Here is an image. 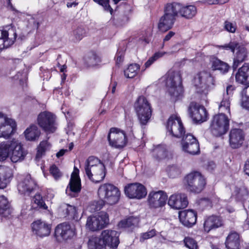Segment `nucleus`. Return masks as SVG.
<instances>
[{"instance_id": "f8f14e48", "label": "nucleus", "mask_w": 249, "mask_h": 249, "mask_svg": "<svg viewBox=\"0 0 249 249\" xmlns=\"http://www.w3.org/2000/svg\"><path fill=\"white\" fill-rule=\"evenodd\" d=\"M166 129L170 135L176 138H180L185 133V128L181 120L177 115H172L169 117Z\"/></svg>"}, {"instance_id": "7ed1b4c3", "label": "nucleus", "mask_w": 249, "mask_h": 249, "mask_svg": "<svg viewBox=\"0 0 249 249\" xmlns=\"http://www.w3.org/2000/svg\"><path fill=\"white\" fill-rule=\"evenodd\" d=\"M193 84L197 92L206 95L214 84V77L208 71H200L194 77Z\"/></svg>"}, {"instance_id": "1a4fd4ad", "label": "nucleus", "mask_w": 249, "mask_h": 249, "mask_svg": "<svg viewBox=\"0 0 249 249\" xmlns=\"http://www.w3.org/2000/svg\"><path fill=\"white\" fill-rule=\"evenodd\" d=\"M107 139L109 145L117 149L124 147L127 143V138L124 131L115 127L110 129Z\"/></svg>"}, {"instance_id": "f3484780", "label": "nucleus", "mask_w": 249, "mask_h": 249, "mask_svg": "<svg viewBox=\"0 0 249 249\" xmlns=\"http://www.w3.org/2000/svg\"><path fill=\"white\" fill-rule=\"evenodd\" d=\"M167 197L166 193L163 191H152L148 195V202L151 208L161 207L166 204Z\"/></svg>"}, {"instance_id": "ea45409f", "label": "nucleus", "mask_w": 249, "mask_h": 249, "mask_svg": "<svg viewBox=\"0 0 249 249\" xmlns=\"http://www.w3.org/2000/svg\"><path fill=\"white\" fill-rule=\"evenodd\" d=\"M234 193L236 198L238 201H242L244 204L245 201L248 198L249 196L248 189L244 185H242L240 186H236Z\"/></svg>"}, {"instance_id": "e2e57ef3", "label": "nucleus", "mask_w": 249, "mask_h": 249, "mask_svg": "<svg viewBox=\"0 0 249 249\" xmlns=\"http://www.w3.org/2000/svg\"><path fill=\"white\" fill-rule=\"evenodd\" d=\"M244 88L241 91V97H246L249 98V85Z\"/></svg>"}, {"instance_id": "a19ab883", "label": "nucleus", "mask_w": 249, "mask_h": 249, "mask_svg": "<svg viewBox=\"0 0 249 249\" xmlns=\"http://www.w3.org/2000/svg\"><path fill=\"white\" fill-rule=\"evenodd\" d=\"M12 209L9 201L4 196H0V214L3 217H7L12 213Z\"/></svg>"}, {"instance_id": "4c0bfd02", "label": "nucleus", "mask_w": 249, "mask_h": 249, "mask_svg": "<svg viewBox=\"0 0 249 249\" xmlns=\"http://www.w3.org/2000/svg\"><path fill=\"white\" fill-rule=\"evenodd\" d=\"M237 51L234 55L233 68L236 69L238 65L244 61L247 57V49L244 47H237Z\"/></svg>"}, {"instance_id": "20e7f679", "label": "nucleus", "mask_w": 249, "mask_h": 249, "mask_svg": "<svg viewBox=\"0 0 249 249\" xmlns=\"http://www.w3.org/2000/svg\"><path fill=\"white\" fill-rule=\"evenodd\" d=\"M166 85L169 94L173 99L176 100L182 95L183 87L181 75L179 72H169L166 78Z\"/></svg>"}, {"instance_id": "4be33fe9", "label": "nucleus", "mask_w": 249, "mask_h": 249, "mask_svg": "<svg viewBox=\"0 0 249 249\" xmlns=\"http://www.w3.org/2000/svg\"><path fill=\"white\" fill-rule=\"evenodd\" d=\"M36 186V181L30 175L24 176L18 185V189L21 194L29 195Z\"/></svg>"}, {"instance_id": "79ce46f5", "label": "nucleus", "mask_w": 249, "mask_h": 249, "mask_svg": "<svg viewBox=\"0 0 249 249\" xmlns=\"http://www.w3.org/2000/svg\"><path fill=\"white\" fill-rule=\"evenodd\" d=\"M103 163L100 160L95 157L90 156L89 157L85 163L84 168L86 174L90 175L91 174L90 170Z\"/></svg>"}, {"instance_id": "052dcab7", "label": "nucleus", "mask_w": 249, "mask_h": 249, "mask_svg": "<svg viewBox=\"0 0 249 249\" xmlns=\"http://www.w3.org/2000/svg\"><path fill=\"white\" fill-rule=\"evenodd\" d=\"M227 2V0H206L205 3L209 4H223Z\"/></svg>"}, {"instance_id": "3c124183", "label": "nucleus", "mask_w": 249, "mask_h": 249, "mask_svg": "<svg viewBox=\"0 0 249 249\" xmlns=\"http://www.w3.org/2000/svg\"><path fill=\"white\" fill-rule=\"evenodd\" d=\"M224 29L229 33H234L237 29L236 23L234 22L226 20L224 23Z\"/></svg>"}, {"instance_id": "9b49d317", "label": "nucleus", "mask_w": 249, "mask_h": 249, "mask_svg": "<svg viewBox=\"0 0 249 249\" xmlns=\"http://www.w3.org/2000/svg\"><path fill=\"white\" fill-rule=\"evenodd\" d=\"M16 129L15 121L0 112V138L9 139L14 135Z\"/></svg>"}, {"instance_id": "39448f33", "label": "nucleus", "mask_w": 249, "mask_h": 249, "mask_svg": "<svg viewBox=\"0 0 249 249\" xmlns=\"http://www.w3.org/2000/svg\"><path fill=\"white\" fill-rule=\"evenodd\" d=\"M184 181L186 189L194 193H200L206 185L204 177L198 172H193L188 174L185 177Z\"/></svg>"}, {"instance_id": "774afa93", "label": "nucleus", "mask_w": 249, "mask_h": 249, "mask_svg": "<svg viewBox=\"0 0 249 249\" xmlns=\"http://www.w3.org/2000/svg\"><path fill=\"white\" fill-rule=\"evenodd\" d=\"M201 203L202 205H206L207 207H212V202L208 198H204L201 200Z\"/></svg>"}, {"instance_id": "72a5a7b5", "label": "nucleus", "mask_w": 249, "mask_h": 249, "mask_svg": "<svg viewBox=\"0 0 249 249\" xmlns=\"http://www.w3.org/2000/svg\"><path fill=\"white\" fill-rule=\"evenodd\" d=\"M139 222V218L134 216H130L120 221L117 226L119 229L132 230L138 226Z\"/></svg>"}, {"instance_id": "6e6552de", "label": "nucleus", "mask_w": 249, "mask_h": 249, "mask_svg": "<svg viewBox=\"0 0 249 249\" xmlns=\"http://www.w3.org/2000/svg\"><path fill=\"white\" fill-rule=\"evenodd\" d=\"M55 116L50 112H40L37 119L38 125L47 133H53L56 129Z\"/></svg>"}, {"instance_id": "f257e3e1", "label": "nucleus", "mask_w": 249, "mask_h": 249, "mask_svg": "<svg viewBox=\"0 0 249 249\" xmlns=\"http://www.w3.org/2000/svg\"><path fill=\"white\" fill-rule=\"evenodd\" d=\"M120 192L114 185L105 183L100 185L98 190V195L101 200L94 202L90 207L93 212L100 211L105 203L113 205L117 203L120 199Z\"/></svg>"}, {"instance_id": "a211bd4d", "label": "nucleus", "mask_w": 249, "mask_h": 249, "mask_svg": "<svg viewBox=\"0 0 249 249\" xmlns=\"http://www.w3.org/2000/svg\"><path fill=\"white\" fill-rule=\"evenodd\" d=\"M17 34L14 29L0 30V51L11 46L15 42Z\"/></svg>"}, {"instance_id": "f03ea898", "label": "nucleus", "mask_w": 249, "mask_h": 249, "mask_svg": "<svg viewBox=\"0 0 249 249\" xmlns=\"http://www.w3.org/2000/svg\"><path fill=\"white\" fill-rule=\"evenodd\" d=\"M119 233L111 230H103L99 237H92L89 241V249H106L117 248L119 244Z\"/></svg>"}, {"instance_id": "09e8293b", "label": "nucleus", "mask_w": 249, "mask_h": 249, "mask_svg": "<svg viewBox=\"0 0 249 249\" xmlns=\"http://www.w3.org/2000/svg\"><path fill=\"white\" fill-rule=\"evenodd\" d=\"M86 34L85 29L82 27H78L73 32L75 41H78L81 40Z\"/></svg>"}, {"instance_id": "473e14b6", "label": "nucleus", "mask_w": 249, "mask_h": 249, "mask_svg": "<svg viewBox=\"0 0 249 249\" xmlns=\"http://www.w3.org/2000/svg\"><path fill=\"white\" fill-rule=\"evenodd\" d=\"M225 245L227 249H239V234L234 231L230 232L226 238Z\"/></svg>"}, {"instance_id": "5701e85b", "label": "nucleus", "mask_w": 249, "mask_h": 249, "mask_svg": "<svg viewBox=\"0 0 249 249\" xmlns=\"http://www.w3.org/2000/svg\"><path fill=\"white\" fill-rule=\"evenodd\" d=\"M32 228L34 233L41 237L47 236L51 232V225L41 220L33 222Z\"/></svg>"}, {"instance_id": "ddd939ff", "label": "nucleus", "mask_w": 249, "mask_h": 249, "mask_svg": "<svg viewBox=\"0 0 249 249\" xmlns=\"http://www.w3.org/2000/svg\"><path fill=\"white\" fill-rule=\"evenodd\" d=\"M125 195L129 198L141 199L147 195L146 188L139 183H129L124 188Z\"/></svg>"}, {"instance_id": "c9c22d12", "label": "nucleus", "mask_w": 249, "mask_h": 249, "mask_svg": "<svg viewBox=\"0 0 249 249\" xmlns=\"http://www.w3.org/2000/svg\"><path fill=\"white\" fill-rule=\"evenodd\" d=\"M24 134L27 141H35L38 139L41 132L37 125L31 124L24 131Z\"/></svg>"}, {"instance_id": "49530a36", "label": "nucleus", "mask_w": 249, "mask_h": 249, "mask_svg": "<svg viewBox=\"0 0 249 249\" xmlns=\"http://www.w3.org/2000/svg\"><path fill=\"white\" fill-rule=\"evenodd\" d=\"M51 147V144L47 141H43L40 142L37 147V152L36 154V158H40L45 153L46 151L49 150Z\"/></svg>"}, {"instance_id": "393cba45", "label": "nucleus", "mask_w": 249, "mask_h": 249, "mask_svg": "<svg viewBox=\"0 0 249 249\" xmlns=\"http://www.w3.org/2000/svg\"><path fill=\"white\" fill-rule=\"evenodd\" d=\"M105 166L104 163L99 164L90 170V175H86L92 182L98 183L102 181L105 177Z\"/></svg>"}, {"instance_id": "680f3d73", "label": "nucleus", "mask_w": 249, "mask_h": 249, "mask_svg": "<svg viewBox=\"0 0 249 249\" xmlns=\"http://www.w3.org/2000/svg\"><path fill=\"white\" fill-rule=\"evenodd\" d=\"M242 106L246 109H249V97H241Z\"/></svg>"}, {"instance_id": "f704fd0d", "label": "nucleus", "mask_w": 249, "mask_h": 249, "mask_svg": "<svg viewBox=\"0 0 249 249\" xmlns=\"http://www.w3.org/2000/svg\"><path fill=\"white\" fill-rule=\"evenodd\" d=\"M180 3L172 2L166 4L164 8V13L176 19V17L179 16Z\"/></svg>"}, {"instance_id": "2eb2a0df", "label": "nucleus", "mask_w": 249, "mask_h": 249, "mask_svg": "<svg viewBox=\"0 0 249 249\" xmlns=\"http://www.w3.org/2000/svg\"><path fill=\"white\" fill-rule=\"evenodd\" d=\"M189 112L193 120L196 123H202L207 120V112L205 108L195 102H192Z\"/></svg>"}, {"instance_id": "c85d7f7f", "label": "nucleus", "mask_w": 249, "mask_h": 249, "mask_svg": "<svg viewBox=\"0 0 249 249\" xmlns=\"http://www.w3.org/2000/svg\"><path fill=\"white\" fill-rule=\"evenodd\" d=\"M58 211L62 216L68 217L69 219H71L78 218L76 208L73 206L63 203L59 206Z\"/></svg>"}, {"instance_id": "0e129e2a", "label": "nucleus", "mask_w": 249, "mask_h": 249, "mask_svg": "<svg viewBox=\"0 0 249 249\" xmlns=\"http://www.w3.org/2000/svg\"><path fill=\"white\" fill-rule=\"evenodd\" d=\"M29 23H33V25L31 26L32 29H37L39 26V23L37 21H36L34 18H31L29 20Z\"/></svg>"}, {"instance_id": "423d86ee", "label": "nucleus", "mask_w": 249, "mask_h": 249, "mask_svg": "<svg viewBox=\"0 0 249 249\" xmlns=\"http://www.w3.org/2000/svg\"><path fill=\"white\" fill-rule=\"evenodd\" d=\"M135 109L140 124L145 125L152 114L150 105L146 98L143 96H140L135 104Z\"/></svg>"}, {"instance_id": "412c9836", "label": "nucleus", "mask_w": 249, "mask_h": 249, "mask_svg": "<svg viewBox=\"0 0 249 249\" xmlns=\"http://www.w3.org/2000/svg\"><path fill=\"white\" fill-rule=\"evenodd\" d=\"M168 204L172 208L179 210L187 206L188 200L185 194H175L170 196Z\"/></svg>"}, {"instance_id": "5fc2aeb1", "label": "nucleus", "mask_w": 249, "mask_h": 249, "mask_svg": "<svg viewBox=\"0 0 249 249\" xmlns=\"http://www.w3.org/2000/svg\"><path fill=\"white\" fill-rule=\"evenodd\" d=\"M50 172L55 180L59 179L62 176V173L59 168L54 164L51 166Z\"/></svg>"}, {"instance_id": "338daca9", "label": "nucleus", "mask_w": 249, "mask_h": 249, "mask_svg": "<svg viewBox=\"0 0 249 249\" xmlns=\"http://www.w3.org/2000/svg\"><path fill=\"white\" fill-rule=\"evenodd\" d=\"M244 172L246 175L249 176V159H248L245 163Z\"/></svg>"}, {"instance_id": "37998d69", "label": "nucleus", "mask_w": 249, "mask_h": 249, "mask_svg": "<svg viewBox=\"0 0 249 249\" xmlns=\"http://www.w3.org/2000/svg\"><path fill=\"white\" fill-rule=\"evenodd\" d=\"M152 155L157 160L165 158L167 156V150L165 147L162 145L157 146L152 150Z\"/></svg>"}, {"instance_id": "de8ad7c7", "label": "nucleus", "mask_w": 249, "mask_h": 249, "mask_svg": "<svg viewBox=\"0 0 249 249\" xmlns=\"http://www.w3.org/2000/svg\"><path fill=\"white\" fill-rule=\"evenodd\" d=\"M100 62V57L94 53H91L86 58L87 64L90 67L96 66Z\"/></svg>"}, {"instance_id": "bb28decb", "label": "nucleus", "mask_w": 249, "mask_h": 249, "mask_svg": "<svg viewBox=\"0 0 249 249\" xmlns=\"http://www.w3.org/2000/svg\"><path fill=\"white\" fill-rule=\"evenodd\" d=\"M222 225L223 220L221 217L213 215L207 217L205 219L203 224L204 231L207 232Z\"/></svg>"}, {"instance_id": "b1692460", "label": "nucleus", "mask_w": 249, "mask_h": 249, "mask_svg": "<svg viewBox=\"0 0 249 249\" xmlns=\"http://www.w3.org/2000/svg\"><path fill=\"white\" fill-rule=\"evenodd\" d=\"M179 218L183 225L191 227L196 223V213L192 210L181 211L179 213Z\"/></svg>"}, {"instance_id": "2f4dec72", "label": "nucleus", "mask_w": 249, "mask_h": 249, "mask_svg": "<svg viewBox=\"0 0 249 249\" xmlns=\"http://www.w3.org/2000/svg\"><path fill=\"white\" fill-rule=\"evenodd\" d=\"M176 20L164 13L159 20L158 28L161 32H166L173 27Z\"/></svg>"}, {"instance_id": "dca6fc26", "label": "nucleus", "mask_w": 249, "mask_h": 249, "mask_svg": "<svg viewBox=\"0 0 249 249\" xmlns=\"http://www.w3.org/2000/svg\"><path fill=\"white\" fill-rule=\"evenodd\" d=\"M26 154L21 143L15 139L10 141L9 156L13 162L23 160Z\"/></svg>"}, {"instance_id": "69168bd1", "label": "nucleus", "mask_w": 249, "mask_h": 249, "mask_svg": "<svg viewBox=\"0 0 249 249\" xmlns=\"http://www.w3.org/2000/svg\"><path fill=\"white\" fill-rule=\"evenodd\" d=\"M146 36L142 39L147 43H149L150 40V37H151L152 34L150 30L147 31L146 33Z\"/></svg>"}, {"instance_id": "58836bf2", "label": "nucleus", "mask_w": 249, "mask_h": 249, "mask_svg": "<svg viewBox=\"0 0 249 249\" xmlns=\"http://www.w3.org/2000/svg\"><path fill=\"white\" fill-rule=\"evenodd\" d=\"M211 62V68L213 71H218L220 73L225 74L229 70L230 66L228 64L217 58H212Z\"/></svg>"}, {"instance_id": "603ef678", "label": "nucleus", "mask_w": 249, "mask_h": 249, "mask_svg": "<svg viewBox=\"0 0 249 249\" xmlns=\"http://www.w3.org/2000/svg\"><path fill=\"white\" fill-rule=\"evenodd\" d=\"M185 246L189 249H197V242L192 238L186 237L184 239Z\"/></svg>"}, {"instance_id": "4468645a", "label": "nucleus", "mask_w": 249, "mask_h": 249, "mask_svg": "<svg viewBox=\"0 0 249 249\" xmlns=\"http://www.w3.org/2000/svg\"><path fill=\"white\" fill-rule=\"evenodd\" d=\"M181 145L182 150L190 155H196L200 152L197 140L191 134H187L183 138Z\"/></svg>"}, {"instance_id": "0eeeda50", "label": "nucleus", "mask_w": 249, "mask_h": 249, "mask_svg": "<svg viewBox=\"0 0 249 249\" xmlns=\"http://www.w3.org/2000/svg\"><path fill=\"white\" fill-rule=\"evenodd\" d=\"M229 127V120L227 116L221 113L213 116L210 125L213 135L219 137L225 134Z\"/></svg>"}, {"instance_id": "9d476101", "label": "nucleus", "mask_w": 249, "mask_h": 249, "mask_svg": "<svg viewBox=\"0 0 249 249\" xmlns=\"http://www.w3.org/2000/svg\"><path fill=\"white\" fill-rule=\"evenodd\" d=\"M109 224L108 215L104 212H101L98 214L89 216L87 220L86 225L92 231H96L106 227Z\"/></svg>"}, {"instance_id": "a18cd8bd", "label": "nucleus", "mask_w": 249, "mask_h": 249, "mask_svg": "<svg viewBox=\"0 0 249 249\" xmlns=\"http://www.w3.org/2000/svg\"><path fill=\"white\" fill-rule=\"evenodd\" d=\"M140 69V66L137 64H132L128 66V68L124 70V74L128 78L134 77L138 73Z\"/></svg>"}, {"instance_id": "6e6d98bb", "label": "nucleus", "mask_w": 249, "mask_h": 249, "mask_svg": "<svg viewBox=\"0 0 249 249\" xmlns=\"http://www.w3.org/2000/svg\"><path fill=\"white\" fill-rule=\"evenodd\" d=\"M34 202L40 208H42L44 209H47V206L40 196V195H36L34 197Z\"/></svg>"}, {"instance_id": "a878e982", "label": "nucleus", "mask_w": 249, "mask_h": 249, "mask_svg": "<svg viewBox=\"0 0 249 249\" xmlns=\"http://www.w3.org/2000/svg\"><path fill=\"white\" fill-rule=\"evenodd\" d=\"M235 80L243 85H249V63H245L235 74Z\"/></svg>"}, {"instance_id": "13d9d810", "label": "nucleus", "mask_w": 249, "mask_h": 249, "mask_svg": "<svg viewBox=\"0 0 249 249\" xmlns=\"http://www.w3.org/2000/svg\"><path fill=\"white\" fill-rule=\"evenodd\" d=\"M7 7L10 10L13 12V14L17 16H19L21 15L22 13L16 9L11 2V0H8Z\"/></svg>"}, {"instance_id": "aec40b11", "label": "nucleus", "mask_w": 249, "mask_h": 249, "mask_svg": "<svg viewBox=\"0 0 249 249\" xmlns=\"http://www.w3.org/2000/svg\"><path fill=\"white\" fill-rule=\"evenodd\" d=\"M73 232L70 225L67 223L59 224L55 228L54 236L58 242L67 240L73 235Z\"/></svg>"}, {"instance_id": "8fccbe9b", "label": "nucleus", "mask_w": 249, "mask_h": 249, "mask_svg": "<svg viewBox=\"0 0 249 249\" xmlns=\"http://www.w3.org/2000/svg\"><path fill=\"white\" fill-rule=\"evenodd\" d=\"M167 172L169 176L171 178H176L180 173L179 168L176 165L168 166L167 168Z\"/></svg>"}, {"instance_id": "cd10ccee", "label": "nucleus", "mask_w": 249, "mask_h": 249, "mask_svg": "<svg viewBox=\"0 0 249 249\" xmlns=\"http://www.w3.org/2000/svg\"><path fill=\"white\" fill-rule=\"evenodd\" d=\"M235 89V87L232 85H229L226 88V94H223V97L221 101L219 109L221 111H227L228 113H230V96L233 94V92Z\"/></svg>"}, {"instance_id": "6ab92c4d", "label": "nucleus", "mask_w": 249, "mask_h": 249, "mask_svg": "<svg viewBox=\"0 0 249 249\" xmlns=\"http://www.w3.org/2000/svg\"><path fill=\"white\" fill-rule=\"evenodd\" d=\"M245 140V134L241 129H231L229 134V144L232 149L240 147Z\"/></svg>"}, {"instance_id": "bf43d9fd", "label": "nucleus", "mask_w": 249, "mask_h": 249, "mask_svg": "<svg viewBox=\"0 0 249 249\" xmlns=\"http://www.w3.org/2000/svg\"><path fill=\"white\" fill-rule=\"evenodd\" d=\"M175 33L173 31H169L168 34L165 36L163 39V43L161 46V48H163L164 46V43L169 41L174 35Z\"/></svg>"}, {"instance_id": "c03bdc74", "label": "nucleus", "mask_w": 249, "mask_h": 249, "mask_svg": "<svg viewBox=\"0 0 249 249\" xmlns=\"http://www.w3.org/2000/svg\"><path fill=\"white\" fill-rule=\"evenodd\" d=\"M10 141L0 143V161L5 160L9 155Z\"/></svg>"}, {"instance_id": "e433bc0d", "label": "nucleus", "mask_w": 249, "mask_h": 249, "mask_svg": "<svg viewBox=\"0 0 249 249\" xmlns=\"http://www.w3.org/2000/svg\"><path fill=\"white\" fill-rule=\"evenodd\" d=\"M197 9L195 6L192 5H184L180 3L179 16L186 19H192L196 14Z\"/></svg>"}, {"instance_id": "4d7b16f0", "label": "nucleus", "mask_w": 249, "mask_h": 249, "mask_svg": "<svg viewBox=\"0 0 249 249\" xmlns=\"http://www.w3.org/2000/svg\"><path fill=\"white\" fill-rule=\"evenodd\" d=\"M156 235V231L154 229L151 230L150 231L143 233L141 234V238L143 240L150 238Z\"/></svg>"}, {"instance_id": "864d4df0", "label": "nucleus", "mask_w": 249, "mask_h": 249, "mask_svg": "<svg viewBox=\"0 0 249 249\" xmlns=\"http://www.w3.org/2000/svg\"><path fill=\"white\" fill-rule=\"evenodd\" d=\"M238 45L239 43L237 41H231L229 43L225 44L224 45H218L217 46V48L226 50H230L233 53L235 49L237 48Z\"/></svg>"}, {"instance_id": "7c9ffc66", "label": "nucleus", "mask_w": 249, "mask_h": 249, "mask_svg": "<svg viewBox=\"0 0 249 249\" xmlns=\"http://www.w3.org/2000/svg\"><path fill=\"white\" fill-rule=\"evenodd\" d=\"M12 176V170L9 167L0 166V189H4L7 186Z\"/></svg>"}, {"instance_id": "c756f323", "label": "nucleus", "mask_w": 249, "mask_h": 249, "mask_svg": "<svg viewBox=\"0 0 249 249\" xmlns=\"http://www.w3.org/2000/svg\"><path fill=\"white\" fill-rule=\"evenodd\" d=\"M79 172V169L74 166L69 183L70 190L73 193H78L81 190V182Z\"/></svg>"}]
</instances>
